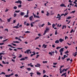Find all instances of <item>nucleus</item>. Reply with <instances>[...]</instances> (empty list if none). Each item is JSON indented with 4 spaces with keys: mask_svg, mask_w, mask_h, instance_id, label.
<instances>
[{
    "mask_svg": "<svg viewBox=\"0 0 77 77\" xmlns=\"http://www.w3.org/2000/svg\"><path fill=\"white\" fill-rule=\"evenodd\" d=\"M33 16H32L29 17V19L30 21H32V19H33Z\"/></svg>",
    "mask_w": 77,
    "mask_h": 77,
    "instance_id": "nucleus-1",
    "label": "nucleus"
},
{
    "mask_svg": "<svg viewBox=\"0 0 77 77\" xmlns=\"http://www.w3.org/2000/svg\"><path fill=\"white\" fill-rule=\"evenodd\" d=\"M34 53L33 54H31V55H30L31 57H32V56H33V55L35 56V54H36V53L35 52V51L32 52V53Z\"/></svg>",
    "mask_w": 77,
    "mask_h": 77,
    "instance_id": "nucleus-2",
    "label": "nucleus"
},
{
    "mask_svg": "<svg viewBox=\"0 0 77 77\" xmlns=\"http://www.w3.org/2000/svg\"><path fill=\"white\" fill-rule=\"evenodd\" d=\"M60 6H61V7H65V8L66 7V6H65V5L63 4H62L60 5Z\"/></svg>",
    "mask_w": 77,
    "mask_h": 77,
    "instance_id": "nucleus-3",
    "label": "nucleus"
},
{
    "mask_svg": "<svg viewBox=\"0 0 77 77\" xmlns=\"http://www.w3.org/2000/svg\"><path fill=\"white\" fill-rule=\"evenodd\" d=\"M64 49V48H61L60 49V50H59L60 52H63V51L64 50L63 49Z\"/></svg>",
    "mask_w": 77,
    "mask_h": 77,
    "instance_id": "nucleus-4",
    "label": "nucleus"
},
{
    "mask_svg": "<svg viewBox=\"0 0 77 77\" xmlns=\"http://www.w3.org/2000/svg\"><path fill=\"white\" fill-rule=\"evenodd\" d=\"M20 15H21V16H23V15H24V12H21Z\"/></svg>",
    "mask_w": 77,
    "mask_h": 77,
    "instance_id": "nucleus-5",
    "label": "nucleus"
},
{
    "mask_svg": "<svg viewBox=\"0 0 77 77\" xmlns=\"http://www.w3.org/2000/svg\"><path fill=\"white\" fill-rule=\"evenodd\" d=\"M47 45H45V44H43L42 46V47H44V48H47Z\"/></svg>",
    "mask_w": 77,
    "mask_h": 77,
    "instance_id": "nucleus-6",
    "label": "nucleus"
},
{
    "mask_svg": "<svg viewBox=\"0 0 77 77\" xmlns=\"http://www.w3.org/2000/svg\"><path fill=\"white\" fill-rule=\"evenodd\" d=\"M26 51L28 54H29V51H30V50L29 49V50H27Z\"/></svg>",
    "mask_w": 77,
    "mask_h": 77,
    "instance_id": "nucleus-7",
    "label": "nucleus"
},
{
    "mask_svg": "<svg viewBox=\"0 0 77 77\" xmlns=\"http://www.w3.org/2000/svg\"><path fill=\"white\" fill-rule=\"evenodd\" d=\"M59 41H60V42H62V41H63L64 40L62 38H60L59 39Z\"/></svg>",
    "mask_w": 77,
    "mask_h": 77,
    "instance_id": "nucleus-8",
    "label": "nucleus"
},
{
    "mask_svg": "<svg viewBox=\"0 0 77 77\" xmlns=\"http://www.w3.org/2000/svg\"><path fill=\"white\" fill-rule=\"evenodd\" d=\"M55 44H59V41L58 40H56L55 41Z\"/></svg>",
    "mask_w": 77,
    "mask_h": 77,
    "instance_id": "nucleus-9",
    "label": "nucleus"
},
{
    "mask_svg": "<svg viewBox=\"0 0 77 77\" xmlns=\"http://www.w3.org/2000/svg\"><path fill=\"white\" fill-rule=\"evenodd\" d=\"M20 42H18V41H14L13 42V43H17V44H18V43H20Z\"/></svg>",
    "mask_w": 77,
    "mask_h": 77,
    "instance_id": "nucleus-10",
    "label": "nucleus"
},
{
    "mask_svg": "<svg viewBox=\"0 0 77 77\" xmlns=\"http://www.w3.org/2000/svg\"><path fill=\"white\" fill-rule=\"evenodd\" d=\"M12 56H14V57H13V59H16V56H15V55L14 54H12Z\"/></svg>",
    "mask_w": 77,
    "mask_h": 77,
    "instance_id": "nucleus-11",
    "label": "nucleus"
},
{
    "mask_svg": "<svg viewBox=\"0 0 77 77\" xmlns=\"http://www.w3.org/2000/svg\"><path fill=\"white\" fill-rule=\"evenodd\" d=\"M27 70H28V71H31V69L30 68H28L26 69Z\"/></svg>",
    "mask_w": 77,
    "mask_h": 77,
    "instance_id": "nucleus-12",
    "label": "nucleus"
},
{
    "mask_svg": "<svg viewBox=\"0 0 77 77\" xmlns=\"http://www.w3.org/2000/svg\"><path fill=\"white\" fill-rule=\"evenodd\" d=\"M71 18H72V17H71L69 16L68 17H67L66 18V19H68V20H69V19H71Z\"/></svg>",
    "mask_w": 77,
    "mask_h": 77,
    "instance_id": "nucleus-13",
    "label": "nucleus"
},
{
    "mask_svg": "<svg viewBox=\"0 0 77 77\" xmlns=\"http://www.w3.org/2000/svg\"><path fill=\"white\" fill-rule=\"evenodd\" d=\"M74 54V57H76L77 54V52H76Z\"/></svg>",
    "mask_w": 77,
    "mask_h": 77,
    "instance_id": "nucleus-14",
    "label": "nucleus"
},
{
    "mask_svg": "<svg viewBox=\"0 0 77 77\" xmlns=\"http://www.w3.org/2000/svg\"><path fill=\"white\" fill-rule=\"evenodd\" d=\"M20 60H25V58H22L20 59Z\"/></svg>",
    "mask_w": 77,
    "mask_h": 77,
    "instance_id": "nucleus-15",
    "label": "nucleus"
},
{
    "mask_svg": "<svg viewBox=\"0 0 77 77\" xmlns=\"http://www.w3.org/2000/svg\"><path fill=\"white\" fill-rule=\"evenodd\" d=\"M25 33H30V32L27 31L26 32H25Z\"/></svg>",
    "mask_w": 77,
    "mask_h": 77,
    "instance_id": "nucleus-16",
    "label": "nucleus"
},
{
    "mask_svg": "<svg viewBox=\"0 0 77 77\" xmlns=\"http://www.w3.org/2000/svg\"><path fill=\"white\" fill-rule=\"evenodd\" d=\"M37 66L38 67H40V66H41V65L39 63H37Z\"/></svg>",
    "mask_w": 77,
    "mask_h": 77,
    "instance_id": "nucleus-17",
    "label": "nucleus"
},
{
    "mask_svg": "<svg viewBox=\"0 0 77 77\" xmlns=\"http://www.w3.org/2000/svg\"><path fill=\"white\" fill-rule=\"evenodd\" d=\"M37 75H41V73L39 72H37Z\"/></svg>",
    "mask_w": 77,
    "mask_h": 77,
    "instance_id": "nucleus-18",
    "label": "nucleus"
},
{
    "mask_svg": "<svg viewBox=\"0 0 77 77\" xmlns=\"http://www.w3.org/2000/svg\"><path fill=\"white\" fill-rule=\"evenodd\" d=\"M52 26L53 28H54V26H56V25L54 24H52Z\"/></svg>",
    "mask_w": 77,
    "mask_h": 77,
    "instance_id": "nucleus-19",
    "label": "nucleus"
},
{
    "mask_svg": "<svg viewBox=\"0 0 77 77\" xmlns=\"http://www.w3.org/2000/svg\"><path fill=\"white\" fill-rule=\"evenodd\" d=\"M13 28H16V29H18V28H19V27L18 26H14L13 27Z\"/></svg>",
    "mask_w": 77,
    "mask_h": 77,
    "instance_id": "nucleus-20",
    "label": "nucleus"
},
{
    "mask_svg": "<svg viewBox=\"0 0 77 77\" xmlns=\"http://www.w3.org/2000/svg\"><path fill=\"white\" fill-rule=\"evenodd\" d=\"M47 11V14H46L47 16H48L49 15H50V14Z\"/></svg>",
    "mask_w": 77,
    "mask_h": 77,
    "instance_id": "nucleus-21",
    "label": "nucleus"
},
{
    "mask_svg": "<svg viewBox=\"0 0 77 77\" xmlns=\"http://www.w3.org/2000/svg\"><path fill=\"white\" fill-rule=\"evenodd\" d=\"M29 15H25L24 16V18H27V17H28Z\"/></svg>",
    "mask_w": 77,
    "mask_h": 77,
    "instance_id": "nucleus-22",
    "label": "nucleus"
},
{
    "mask_svg": "<svg viewBox=\"0 0 77 77\" xmlns=\"http://www.w3.org/2000/svg\"><path fill=\"white\" fill-rule=\"evenodd\" d=\"M59 70H60V74H62V69H61V68L60 67V68L59 69Z\"/></svg>",
    "mask_w": 77,
    "mask_h": 77,
    "instance_id": "nucleus-23",
    "label": "nucleus"
},
{
    "mask_svg": "<svg viewBox=\"0 0 77 77\" xmlns=\"http://www.w3.org/2000/svg\"><path fill=\"white\" fill-rule=\"evenodd\" d=\"M20 12V10L18 11L16 10L15 11V12H16V13H19V12Z\"/></svg>",
    "mask_w": 77,
    "mask_h": 77,
    "instance_id": "nucleus-24",
    "label": "nucleus"
},
{
    "mask_svg": "<svg viewBox=\"0 0 77 77\" xmlns=\"http://www.w3.org/2000/svg\"><path fill=\"white\" fill-rule=\"evenodd\" d=\"M68 13H66L65 14H64V16L65 17V16H66V15H68Z\"/></svg>",
    "mask_w": 77,
    "mask_h": 77,
    "instance_id": "nucleus-25",
    "label": "nucleus"
},
{
    "mask_svg": "<svg viewBox=\"0 0 77 77\" xmlns=\"http://www.w3.org/2000/svg\"><path fill=\"white\" fill-rule=\"evenodd\" d=\"M14 9H17V7L16 6H15L14 7Z\"/></svg>",
    "mask_w": 77,
    "mask_h": 77,
    "instance_id": "nucleus-26",
    "label": "nucleus"
},
{
    "mask_svg": "<svg viewBox=\"0 0 77 77\" xmlns=\"http://www.w3.org/2000/svg\"><path fill=\"white\" fill-rule=\"evenodd\" d=\"M30 74H31L30 75V76H31V77H32V76H33V75H32V74H34V73H30Z\"/></svg>",
    "mask_w": 77,
    "mask_h": 77,
    "instance_id": "nucleus-27",
    "label": "nucleus"
},
{
    "mask_svg": "<svg viewBox=\"0 0 77 77\" xmlns=\"http://www.w3.org/2000/svg\"><path fill=\"white\" fill-rule=\"evenodd\" d=\"M3 56H0V60H2V57Z\"/></svg>",
    "mask_w": 77,
    "mask_h": 77,
    "instance_id": "nucleus-28",
    "label": "nucleus"
},
{
    "mask_svg": "<svg viewBox=\"0 0 77 77\" xmlns=\"http://www.w3.org/2000/svg\"><path fill=\"white\" fill-rule=\"evenodd\" d=\"M38 38H39V37H37L35 38V40H37V39H38Z\"/></svg>",
    "mask_w": 77,
    "mask_h": 77,
    "instance_id": "nucleus-29",
    "label": "nucleus"
},
{
    "mask_svg": "<svg viewBox=\"0 0 77 77\" xmlns=\"http://www.w3.org/2000/svg\"><path fill=\"white\" fill-rule=\"evenodd\" d=\"M2 54H3L4 55H5V54L3 53H0V56L2 55Z\"/></svg>",
    "mask_w": 77,
    "mask_h": 77,
    "instance_id": "nucleus-30",
    "label": "nucleus"
},
{
    "mask_svg": "<svg viewBox=\"0 0 77 77\" xmlns=\"http://www.w3.org/2000/svg\"><path fill=\"white\" fill-rule=\"evenodd\" d=\"M69 53L68 51H67L66 52H65V54H67V53Z\"/></svg>",
    "mask_w": 77,
    "mask_h": 77,
    "instance_id": "nucleus-31",
    "label": "nucleus"
},
{
    "mask_svg": "<svg viewBox=\"0 0 77 77\" xmlns=\"http://www.w3.org/2000/svg\"><path fill=\"white\" fill-rule=\"evenodd\" d=\"M61 48V47H57V48H56V49L57 50H59V48Z\"/></svg>",
    "mask_w": 77,
    "mask_h": 77,
    "instance_id": "nucleus-32",
    "label": "nucleus"
},
{
    "mask_svg": "<svg viewBox=\"0 0 77 77\" xmlns=\"http://www.w3.org/2000/svg\"><path fill=\"white\" fill-rule=\"evenodd\" d=\"M33 15L34 16V18H36V14H34V13H33Z\"/></svg>",
    "mask_w": 77,
    "mask_h": 77,
    "instance_id": "nucleus-33",
    "label": "nucleus"
},
{
    "mask_svg": "<svg viewBox=\"0 0 77 77\" xmlns=\"http://www.w3.org/2000/svg\"><path fill=\"white\" fill-rule=\"evenodd\" d=\"M17 16V14L14 13V17H16Z\"/></svg>",
    "mask_w": 77,
    "mask_h": 77,
    "instance_id": "nucleus-34",
    "label": "nucleus"
},
{
    "mask_svg": "<svg viewBox=\"0 0 77 77\" xmlns=\"http://www.w3.org/2000/svg\"><path fill=\"white\" fill-rule=\"evenodd\" d=\"M5 77H10V75H5Z\"/></svg>",
    "mask_w": 77,
    "mask_h": 77,
    "instance_id": "nucleus-35",
    "label": "nucleus"
},
{
    "mask_svg": "<svg viewBox=\"0 0 77 77\" xmlns=\"http://www.w3.org/2000/svg\"><path fill=\"white\" fill-rule=\"evenodd\" d=\"M11 45H13L14 46H16V44H14V43H11Z\"/></svg>",
    "mask_w": 77,
    "mask_h": 77,
    "instance_id": "nucleus-36",
    "label": "nucleus"
},
{
    "mask_svg": "<svg viewBox=\"0 0 77 77\" xmlns=\"http://www.w3.org/2000/svg\"><path fill=\"white\" fill-rule=\"evenodd\" d=\"M39 55H37V56H36V59H38V57H39Z\"/></svg>",
    "mask_w": 77,
    "mask_h": 77,
    "instance_id": "nucleus-37",
    "label": "nucleus"
},
{
    "mask_svg": "<svg viewBox=\"0 0 77 77\" xmlns=\"http://www.w3.org/2000/svg\"><path fill=\"white\" fill-rule=\"evenodd\" d=\"M42 62H43V63H47V61H43Z\"/></svg>",
    "mask_w": 77,
    "mask_h": 77,
    "instance_id": "nucleus-38",
    "label": "nucleus"
},
{
    "mask_svg": "<svg viewBox=\"0 0 77 77\" xmlns=\"http://www.w3.org/2000/svg\"><path fill=\"white\" fill-rule=\"evenodd\" d=\"M50 30V29H49L46 28V30H45V31H46V32H47V31H48V30Z\"/></svg>",
    "mask_w": 77,
    "mask_h": 77,
    "instance_id": "nucleus-39",
    "label": "nucleus"
},
{
    "mask_svg": "<svg viewBox=\"0 0 77 77\" xmlns=\"http://www.w3.org/2000/svg\"><path fill=\"white\" fill-rule=\"evenodd\" d=\"M48 26H49V25L51 26V23H50V22H48Z\"/></svg>",
    "mask_w": 77,
    "mask_h": 77,
    "instance_id": "nucleus-40",
    "label": "nucleus"
},
{
    "mask_svg": "<svg viewBox=\"0 0 77 77\" xmlns=\"http://www.w3.org/2000/svg\"><path fill=\"white\" fill-rule=\"evenodd\" d=\"M38 21H39V20H36L35 21V23H37V22H38Z\"/></svg>",
    "mask_w": 77,
    "mask_h": 77,
    "instance_id": "nucleus-41",
    "label": "nucleus"
},
{
    "mask_svg": "<svg viewBox=\"0 0 77 77\" xmlns=\"http://www.w3.org/2000/svg\"><path fill=\"white\" fill-rule=\"evenodd\" d=\"M35 18H40V17H39V16L36 15Z\"/></svg>",
    "mask_w": 77,
    "mask_h": 77,
    "instance_id": "nucleus-42",
    "label": "nucleus"
},
{
    "mask_svg": "<svg viewBox=\"0 0 77 77\" xmlns=\"http://www.w3.org/2000/svg\"><path fill=\"white\" fill-rule=\"evenodd\" d=\"M30 25H31V27H33V24L32 23H31Z\"/></svg>",
    "mask_w": 77,
    "mask_h": 77,
    "instance_id": "nucleus-43",
    "label": "nucleus"
},
{
    "mask_svg": "<svg viewBox=\"0 0 77 77\" xmlns=\"http://www.w3.org/2000/svg\"><path fill=\"white\" fill-rule=\"evenodd\" d=\"M46 31H45L44 33L43 34V35H45L46 34Z\"/></svg>",
    "mask_w": 77,
    "mask_h": 77,
    "instance_id": "nucleus-44",
    "label": "nucleus"
},
{
    "mask_svg": "<svg viewBox=\"0 0 77 77\" xmlns=\"http://www.w3.org/2000/svg\"><path fill=\"white\" fill-rule=\"evenodd\" d=\"M45 24L43 23L41 25V27H44V26H45Z\"/></svg>",
    "mask_w": 77,
    "mask_h": 77,
    "instance_id": "nucleus-45",
    "label": "nucleus"
},
{
    "mask_svg": "<svg viewBox=\"0 0 77 77\" xmlns=\"http://www.w3.org/2000/svg\"><path fill=\"white\" fill-rule=\"evenodd\" d=\"M49 54H50L51 56H52V53L51 52H49Z\"/></svg>",
    "mask_w": 77,
    "mask_h": 77,
    "instance_id": "nucleus-46",
    "label": "nucleus"
},
{
    "mask_svg": "<svg viewBox=\"0 0 77 77\" xmlns=\"http://www.w3.org/2000/svg\"><path fill=\"white\" fill-rule=\"evenodd\" d=\"M67 38H68V36H66L65 37V40H66V39Z\"/></svg>",
    "mask_w": 77,
    "mask_h": 77,
    "instance_id": "nucleus-47",
    "label": "nucleus"
},
{
    "mask_svg": "<svg viewBox=\"0 0 77 77\" xmlns=\"http://www.w3.org/2000/svg\"><path fill=\"white\" fill-rule=\"evenodd\" d=\"M54 65H57V63H53Z\"/></svg>",
    "mask_w": 77,
    "mask_h": 77,
    "instance_id": "nucleus-48",
    "label": "nucleus"
},
{
    "mask_svg": "<svg viewBox=\"0 0 77 77\" xmlns=\"http://www.w3.org/2000/svg\"><path fill=\"white\" fill-rule=\"evenodd\" d=\"M57 30H56L55 31V35H57Z\"/></svg>",
    "mask_w": 77,
    "mask_h": 77,
    "instance_id": "nucleus-49",
    "label": "nucleus"
},
{
    "mask_svg": "<svg viewBox=\"0 0 77 77\" xmlns=\"http://www.w3.org/2000/svg\"><path fill=\"white\" fill-rule=\"evenodd\" d=\"M11 61H12V62H14V63H15V60H14L13 59H12Z\"/></svg>",
    "mask_w": 77,
    "mask_h": 77,
    "instance_id": "nucleus-50",
    "label": "nucleus"
},
{
    "mask_svg": "<svg viewBox=\"0 0 77 77\" xmlns=\"http://www.w3.org/2000/svg\"><path fill=\"white\" fill-rule=\"evenodd\" d=\"M26 26H30V24L29 23H27L26 24Z\"/></svg>",
    "mask_w": 77,
    "mask_h": 77,
    "instance_id": "nucleus-51",
    "label": "nucleus"
},
{
    "mask_svg": "<svg viewBox=\"0 0 77 77\" xmlns=\"http://www.w3.org/2000/svg\"><path fill=\"white\" fill-rule=\"evenodd\" d=\"M75 10L74 11H72V13H73V14H74V13H75Z\"/></svg>",
    "mask_w": 77,
    "mask_h": 77,
    "instance_id": "nucleus-52",
    "label": "nucleus"
},
{
    "mask_svg": "<svg viewBox=\"0 0 77 77\" xmlns=\"http://www.w3.org/2000/svg\"><path fill=\"white\" fill-rule=\"evenodd\" d=\"M22 5H20L18 6V8H21V7Z\"/></svg>",
    "mask_w": 77,
    "mask_h": 77,
    "instance_id": "nucleus-53",
    "label": "nucleus"
},
{
    "mask_svg": "<svg viewBox=\"0 0 77 77\" xmlns=\"http://www.w3.org/2000/svg\"><path fill=\"white\" fill-rule=\"evenodd\" d=\"M5 31H7V32H8V29H5Z\"/></svg>",
    "mask_w": 77,
    "mask_h": 77,
    "instance_id": "nucleus-54",
    "label": "nucleus"
},
{
    "mask_svg": "<svg viewBox=\"0 0 77 77\" xmlns=\"http://www.w3.org/2000/svg\"><path fill=\"white\" fill-rule=\"evenodd\" d=\"M29 10H28L27 11L26 15H28V14H29Z\"/></svg>",
    "mask_w": 77,
    "mask_h": 77,
    "instance_id": "nucleus-55",
    "label": "nucleus"
},
{
    "mask_svg": "<svg viewBox=\"0 0 77 77\" xmlns=\"http://www.w3.org/2000/svg\"><path fill=\"white\" fill-rule=\"evenodd\" d=\"M17 48L18 50H22V49H23V48Z\"/></svg>",
    "mask_w": 77,
    "mask_h": 77,
    "instance_id": "nucleus-56",
    "label": "nucleus"
},
{
    "mask_svg": "<svg viewBox=\"0 0 77 77\" xmlns=\"http://www.w3.org/2000/svg\"><path fill=\"white\" fill-rule=\"evenodd\" d=\"M19 3L20 4H21L22 2H21L20 1H19Z\"/></svg>",
    "mask_w": 77,
    "mask_h": 77,
    "instance_id": "nucleus-57",
    "label": "nucleus"
},
{
    "mask_svg": "<svg viewBox=\"0 0 77 77\" xmlns=\"http://www.w3.org/2000/svg\"><path fill=\"white\" fill-rule=\"evenodd\" d=\"M74 30L73 29H72L71 31H70V33H72V32H73V31Z\"/></svg>",
    "mask_w": 77,
    "mask_h": 77,
    "instance_id": "nucleus-58",
    "label": "nucleus"
},
{
    "mask_svg": "<svg viewBox=\"0 0 77 77\" xmlns=\"http://www.w3.org/2000/svg\"><path fill=\"white\" fill-rule=\"evenodd\" d=\"M3 44H4V43H0V45H3Z\"/></svg>",
    "mask_w": 77,
    "mask_h": 77,
    "instance_id": "nucleus-59",
    "label": "nucleus"
},
{
    "mask_svg": "<svg viewBox=\"0 0 77 77\" xmlns=\"http://www.w3.org/2000/svg\"><path fill=\"white\" fill-rule=\"evenodd\" d=\"M20 56L19 57H20H20H22V55L21 54H20Z\"/></svg>",
    "mask_w": 77,
    "mask_h": 77,
    "instance_id": "nucleus-60",
    "label": "nucleus"
},
{
    "mask_svg": "<svg viewBox=\"0 0 77 77\" xmlns=\"http://www.w3.org/2000/svg\"><path fill=\"white\" fill-rule=\"evenodd\" d=\"M14 74V73H12L10 75V76H11V75H13Z\"/></svg>",
    "mask_w": 77,
    "mask_h": 77,
    "instance_id": "nucleus-61",
    "label": "nucleus"
},
{
    "mask_svg": "<svg viewBox=\"0 0 77 77\" xmlns=\"http://www.w3.org/2000/svg\"><path fill=\"white\" fill-rule=\"evenodd\" d=\"M1 74H4V75H5V73L3 72H2Z\"/></svg>",
    "mask_w": 77,
    "mask_h": 77,
    "instance_id": "nucleus-62",
    "label": "nucleus"
},
{
    "mask_svg": "<svg viewBox=\"0 0 77 77\" xmlns=\"http://www.w3.org/2000/svg\"><path fill=\"white\" fill-rule=\"evenodd\" d=\"M69 60H70V58H68L67 59V61H69Z\"/></svg>",
    "mask_w": 77,
    "mask_h": 77,
    "instance_id": "nucleus-63",
    "label": "nucleus"
},
{
    "mask_svg": "<svg viewBox=\"0 0 77 77\" xmlns=\"http://www.w3.org/2000/svg\"><path fill=\"white\" fill-rule=\"evenodd\" d=\"M43 73H45V72H46L45 70H43Z\"/></svg>",
    "mask_w": 77,
    "mask_h": 77,
    "instance_id": "nucleus-64",
    "label": "nucleus"
}]
</instances>
